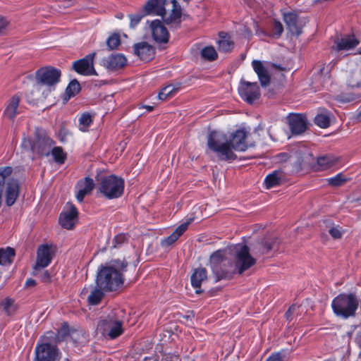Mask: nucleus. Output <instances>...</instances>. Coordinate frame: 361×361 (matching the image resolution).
<instances>
[{
	"mask_svg": "<svg viewBox=\"0 0 361 361\" xmlns=\"http://www.w3.org/2000/svg\"><path fill=\"white\" fill-rule=\"evenodd\" d=\"M166 361H178V357L174 355H169L165 357Z\"/></svg>",
	"mask_w": 361,
	"mask_h": 361,
	"instance_id": "obj_59",
	"label": "nucleus"
},
{
	"mask_svg": "<svg viewBox=\"0 0 361 361\" xmlns=\"http://www.w3.org/2000/svg\"><path fill=\"white\" fill-rule=\"evenodd\" d=\"M191 220L188 221L182 224H180L178 227L176 228V230L173 232L167 238L161 240V245L163 247H169L174 243L188 229L189 224H190Z\"/></svg>",
	"mask_w": 361,
	"mask_h": 361,
	"instance_id": "obj_27",
	"label": "nucleus"
},
{
	"mask_svg": "<svg viewBox=\"0 0 361 361\" xmlns=\"http://www.w3.org/2000/svg\"><path fill=\"white\" fill-rule=\"evenodd\" d=\"M358 307L359 299L354 293H341L331 302L334 313L345 319L355 317Z\"/></svg>",
	"mask_w": 361,
	"mask_h": 361,
	"instance_id": "obj_5",
	"label": "nucleus"
},
{
	"mask_svg": "<svg viewBox=\"0 0 361 361\" xmlns=\"http://www.w3.org/2000/svg\"><path fill=\"white\" fill-rule=\"evenodd\" d=\"M73 4V0H65L63 2H61V4L60 6L63 8H68L71 6Z\"/></svg>",
	"mask_w": 361,
	"mask_h": 361,
	"instance_id": "obj_57",
	"label": "nucleus"
},
{
	"mask_svg": "<svg viewBox=\"0 0 361 361\" xmlns=\"http://www.w3.org/2000/svg\"><path fill=\"white\" fill-rule=\"evenodd\" d=\"M39 278L41 279V281L44 283H49L51 281V275L48 271H43L40 274Z\"/></svg>",
	"mask_w": 361,
	"mask_h": 361,
	"instance_id": "obj_53",
	"label": "nucleus"
},
{
	"mask_svg": "<svg viewBox=\"0 0 361 361\" xmlns=\"http://www.w3.org/2000/svg\"><path fill=\"white\" fill-rule=\"evenodd\" d=\"M334 43L336 46L333 48L336 51H340L354 49L360 44V41L354 35H347L341 38H337Z\"/></svg>",
	"mask_w": 361,
	"mask_h": 361,
	"instance_id": "obj_20",
	"label": "nucleus"
},
{
	"mask_svg": "<svg viewBox=\"0 0 361 361\" xmlns=\"http://www.w3.org/2000/svg\"><path fill=\"white\" fill-rule=\"evenodd\" d=\"M162 90L164 91H165L166 93L168 95H169V97L171 98L178 92V90H179V87H175L174 85H169L164 87Z\"/></svg>",
	"mask_w": 361,
	"mask_h": 361,
	"instance_id": "obj_49",
	"label": "nucleus"
},
{
	"mask_svg": "<svg viewBox=\"0 0 361 361\" xmlns=\"http://www.w3.org/2000/svg\"><path fill=\"white\" fill-rule=\"evenodd\" d=\"M19 195V183L17 180L11 179L6 183V203L8 207L12 206Z\"/></svg>",
	"mask_w": 361,
	"mask_h": 361,
	"instance_id": "obj_23",
	"label": "nucleus"
},
{
	"mask_svg": "<svg viewBox=\"0 0 361 361\" xmlns=\"http://www.w3.org/2000/svg\"><path fill=\"white\" fill-rule=\"evenodd\" d=\"M55 162L59 164H64L66 159V153L61 147H52L51 152Z\"/></svg>",
	"mask_w": 361,
	"mask_h": 361,
	"instance_id": "obj_36",
	"label": "nucleus"
},
{
	"mask_svg": "<svg viewBox=\"0 0 361 361\" xmlns=\"http://www.w3.org/2000/svg\"><path fill=\"white\" fill-rule=\"evenodd\" d=\"M77 186L79 188V190L76 195V198L78 202H82L85 197L94 189V183L92 178L86 177L85 179L79 180Z\"/></svg>",
	"mask_w": 361,
	"mask_h": 361,
	"instance_id": "obj_24",
	"label": "nucleus"
},
{
	"mask_svg": "<svg viewBox=\"0 0 361 361\" xmlns=\"http://www.w3.org/2000/svg\"><path fill=\"white\" fill-rule=\"evenodd\" d=\"M296 154L298 157V164L300 166L309 164L312 159L311 152L307 148H303L298 150L296 152Z\"/></svg>",
	"mask_w": 361,
	"mask_h": 361,
	"instance_id": "obj_34",
	"label": "nucleus"
},
{
	"mask_svg": "<svg viewBox=\"0 0 361 361\" xmlns=\"http://www.w3.org/2000/svg\"><path fill=\"white\" fill-rule=\"evenodd\" d=\"M356 99L357 97L355 94H348L343 93L339 96V102L343 103L353 102Z\"/></svg>",
	"mask_w": 361,
	"mask_h": 361,
	"instance_id": "obj_51",
	"label": "nucleus"
},
{
	"mask_svg": "<svg viewBox=\"0 0 361 361\" xmlns=\"http://www.w3.org/2000/svg\"><path fill=\"white\" fill-rule=\"evenodd\" d=\"M283 178L284 174L281 171H274L266 177L264 184L267 188H271L281 185Z\"/></svg>",
	"mask_w": 361,
	"mask_h": 361,
	"instance_id": "obj_29",
	"label": "nucleus"
},
{
	"mask_svg": "<svg viewBox=\"0 0 361 361\" xmlns=\"http://www.w3.org/2000/svg\"><path fill=\"white\" fill-rule=\"evenodd\" d=\"M145 11H146L145 10ZM147 12H145V14H142V13H135V14H132V15H130L129 17H130V27L131 28H134L139 23L140 21L141 20V19L145 16L147 15Z\"/></svg>",
	"mask_w": 361,
	"mask_h": 361,
	"instance_id": "obj_47",
	"label": "nucleus"
},
{
	"mask_svg": "<svg viewBox=\"0 0 361 361\" xmlns=\"http://www.w3.org/2000/svg\"><path fill=\"white\" fill-rule=\"evenodd\" d=\"M281 241L275 236L269 237L265 238L257 245V250L255 254L257 255H263L267 254L271 250H276L279 248Z\"/></svg>",
	"mask_w": 361,
	"mask_h": 361,
	"instance_id": "obj_19",
	"label": "nucleus"
},
{
	"mask_svg": "<svg viewBox=\"0 0 361 361\" xmlns=\"http://www.w3.org/2000/svg\"><path fill=\"white\" fill-rule=\"evenodd\" d=\"M7 24L6 20L0 16V32H2L6 27Z\"/></svg>",
	"mask_w": 361,
	"mask_h": 361,
	"instance_id": "obj_54",
	"label": "nucleus"
},
{
	"mask_svg": "<svg viewBox=\"0 0 361 361\" xmlns=\"http://www.w3.org/2000/svg\"><path fill=\"white\" fill-rule=\"evenodd\" d=\"M69 334V327L66 323H64L60 330L56 335V340L58 342L62 341Z\"/></svg>",
	"mask_w": 361,
	"mask_h": 361,
	"instance_id": "obj_46",
	"label": "nucleus"
},
{
	"mask_svg": "<svg viewBox=\"0 0 361 361\" xmlns=\"http://www.w3.org/2000/svg\"><path fill=\"white\" fill-rule=\"evenodd\" d=\"M356 120L357 121H361V111L359 112V114L356 116Z\"/></svg>",
	"mask_w": 361,
	"mask_h": 361,
	"instance_id": "obj_62",
	"label": "nucleus"
},
{
	"mask_svg": "<svg viewBox=\"0 0 361 361\" xmlns=\"http://www.w3.org/2000/svg\"><path fill=\"white\" fill-rule=\"evenodd\" d=\"M128 264L125 259H114L109 266L102 267L97 275V286L104 291H115L121 288L124 283L123 273Z\"/></svg>",
	"mask_w": 361,
	"mask_h": 361,
	"instance_id": "obj_2",
	"label": "nucleus"
},
{
	"mask_svg": "<svg viewBox=\"0 0 361 361\" xmlns=\"http://www.w3.org/2000/svg\"><path fill=\"white\" fill-rule=\"evenodd\" d=\"M202 57L207 61H212L217 59V52L213 47H206L201 51Z\"/></svg>",
	"mask_w": 361,
	"mask_h": 361,
	"instance_id": "obj_40",
	"label": "nucleus"
},
{
	"mask_svg": "<svg viewBox=\"0 0 361 361\" xmlns=\"http://www.w3.org/2000/svg\"><path fill=\"white\" fill-rule=\"evenodd\" d=\"M61 72L53 66L40 68L35 73V81L38 85L48 87L49 90L54 89L59 82Z\"/></svg>",
	"mask_w": 361,
	"mask_h": 361,
	"instance_id": "obj_9",
	"label": "nucleus"
},
{
	"mask_svg": "<svg viewBox=\"0 0 361 361\" xmlns=\"http://www.w3.org/2000/svg\"><path fill=\"white\" fill-rule=\"evenodd\" d=\"M144 108H145L148 111H152L154 109V106L149 105L144 106Z\"/></svg>",
	"mask_w": 361,
	"mask_h": 361,
	"instance_id": "obj_61",
	"label": "nucleus"
},
{
	"mask_svg": "<svg viewBox=\"0 0 361 361\" xmlns=\"http://www.w3.org/2000/svg\"><path fill=\"white\" fill-rule=\"evenodd\" d=\"M54 145V140L49 136L47 131L37 128L32 137H24L21 147L24 151H31L38 157H48L51 147Z\"/></svg>",
	"mask_w": 361,
	"mask_h": 361,
	"instance_id": "obj_4",
	"label": "nucleus"
},
{
	"mask_svg": "<svg viewBox=\"0 0 361 361\" xmlns=\"http://www.w3.org/2000/svg\"><path fill=\"white\" fill-rule=\"evenodd\" d=\"M15 250L11 247L0 248V264H11L15 257Z\"/></svg>",
	"mask_w": 361,
	"mask_h": 361,
	"instance_id": "obj_32",
	"label": "nucleus"
},
{
	"mask_svg": "<svg viewBox=\"0 0 361 361\" xmlns=\"http://www.w3.org/2000/svg\"><path fill=\"white\" fill-rule=\"evenodd\" d=\"M220 268L221 269H222V271H231V273L227 274L225 277H220L218 275H215L216 278V281H219V280H221V279H231L233 276V274H237V271L235 269V267L233 265V264L229 261L226 262V267H223V265H220Z\"/></svg>",
	"mask_w": 361,
	"mask_h": 361,
	"instance_id": "obj_44",
	"label": "nucleus"
},
{
	"mask_svg": "<svg viewBox=\"0 0 361 361\" xmlns=\"http://www.w3.org/2000/svg\"><path fill=\"white\" fill-rule=\"evenodd\" d=\"M124 180L114 175L104 176L101 178L99 190L108 199L121 197L123 193Z\"/></svg>",
	"mask_w": 361,
	"mask_h": 361,
	"instance_id": "obj_7",
	"label": "nucleus"
},
{
	"mask_svg": "<svg viewBox=\"0 0 361 361\" xmlns=\"http://www.w3.org/2000/svg\"><path fill=\"white\" fill-rule=\"evenodd\" d=\"M252 66L259 78L261 85L262 87H267L270 84L271 80L267 67L262 61L258 60H253Z\"/></svg>",
	"mask_w": 361,
	"mask_h": 361,
	"instance_id": "obj_22",
	"label": "nucleus"
},
{
	"mask_svg": "<svg viewBox=\"0 0 361 361\" xmlns=\"http://www.w3.org/2000/svg\"><path fill=\"white\" fill-rule=\"evenodd\" d=\"M36 283H36L35 280H34L32 279H28L25 282V287H27V288L34 287L36 285Z\"/></svg>",
	"mask_w": 361,
	"mask_h": 361,
	"instance_id": "obj_56",
	"label": "nucleus"
},
{
	"mask_svg": "<svg viewBox=\"0 0 361 361\" xmlns=\"http://www.w3.org/2000/svg\"><path fill=\"white\" fill-rule=\"evenodd\" d=\"M346 180L347 179L342 173H338L336 176L327 179L328 183L334 187L343 185Z\"/></svg>",
	"mask_w": 361,
	"mask_h": 361,
	"instance_id": "obj_45",
	"label": "nucleus"
},
{
	"mask_svg": "<svg viewBox=\"0 0 361 361\" xmlns=\"http://www.w3.org/2000/svg\"><path fill=\"white\" fill-rule=\"evenodd\" d=\"M226 262H228V260L226 259V251L224 250H219L214 252L209 259V263L213 274L220 277H225L227 274H230L231 271H224L220 268V265L221 264L223 267H226Z\"/></svg>",
	"mask_w": 361,
	"mask_h": 361,
	"instance_id": "obj_13",
	"label": "nucleus"
},
{
	"mask_svg": "<svg viewBox=\"0 0 361 361\" xmlns=\"http://www.w3.org/2000/svg\"><path fill=\"white\" fill-rule=\"evenodd\" d=\"M300 308L299 306L296 305H291L289 309L286 312V317L288 320L292 319V315L298 311V310Z\"/></svg>",
	"mask_w": 361,
	"mask_h": 361,
	"instance_id": "obj_52",
	"label": "nucleus"
},
{
	"mask_svg": "<svg viewBox=\"0 0 361 361\" xmlns=\"http://www.w3.org/2000/svg\"><path fill=\"white\" fill-rule=\"evenodd\" d=\"M80 85L79 82L74 79L68 85L66 89V93L68 94L69 97H73L77 94L80 91Z\"/></svg>",
	"mask_w": 361,
	"mask_h": 361,
	"instance_id": "obj_42",
	"label": "nucleus"
},
{
	"mask_svg": "<svg viewBox=\"0 0 361 361\" xmlns=\"http://www.w3.org/2000/svg\"><path fill=\"white\" fill-rule=\"evenodd\" d=\"M127 63V59L122 54H111L104 57L101 65L109 71H116L123 68Z\"/></svg>",
	"mask_w": 361,
	"mask_h": 361,
	"instance_id": "obj_14",
	"label": "nucleus"
},
{
	"mask_svg": "<svg viewBox=\"0 0 361 361\" xmlns=\"http://www.w3.org/2000/svg\"><path fill=\"white\" fill-rule=\"evenodd\" d=\"M290 130L293 135H300L307 129V121L305 116L298 114L288 116Z\"/></svg>",
	"mask_w": 361,
	"mask_h": 361,
	"instance_id": "obj_16",
	"label": "nucleus"
},
{
	"mask_svg": "<svg viewBox=\"0 0 361 361\" xmlns=\"http://www.w3.org/2000/svg\"><path fill=\"white\" fill-rule=\"evenodd\" d=\"M272 31L274 35L280 37L283 32V25L279 21L275 20L273 23Z\"/></svg>",
	"mask_w": 361,
	"mask_h": 361,
	"instance_id": "obj_48",
	"label": "nucleus"
},
{
	"mask_svg": "<svg viewBox=\"0 0 361 361\" xmlns=\"http://www.w3.org/2000/svg\"><path fill=\"white\" fill-rule=\"evenodd\" d=\"M283 20L288 30L293 34L299 35L302 33V27L298 24V16L294 12H290L283 15Z\"/></svg>",
	"mask_w": 361,
	"mask_h": 361,
	"instance_id": "obj_26",
	"label": "nucleus"
},
{
	"mask_svg": "<svg viewBox=\"0 0 361 361\" xmlns=\"http://www.w3.org/2000/svg\"><path fill=\"white\" fill-rule=\"evenodd\" d=\"M326 230L334 239H341L344 233V230L339 225H336L331 219L324 221Z\"/></svg>",
	"mask_w": 361,
	"mask_h": 361,
	"instance_id": "obj_30",
	"label": "nucleus"
},
{
	"mask_svg": "<svg viewBox=\"0 0 361 361\" xmlns=\"http://www.w3.org/2000/svg\"><path fill=\"white\" fill-rule=\"evenodd\" d=\"M59 358V350L56 345L44 343L37 345L34 361H56Z\"/></svg>",
	"mask_w": 361,
	"mask_h": 361,
	"instance_id": "obj_12",
	"label": "nucleus"
},
{
	"mask_svg": "<svg viewBox=\"0 0 361 361\" xmlns=\"http://www.w3.org/2000/svg\"><path fill=\"white\" fill-rule=\"evenodd\" d=\"M127 240V238L124 234H118L116 235L114 238V247H117L122 245L123 243H125Z\"/></svg>",
	"mask_w": 361,
	"mask_h": 361,
	"instance_id": "obj_50",
	"label": "nucleus"
},
{
	"mask_svg": "<svg viewBox=\"0 0 361 361\" xmlns=\"http://www.w3.org/2000/svg\"><path fill=\"white\" fill-rule=\"evenodd\" d=\"M92 116L90 113L86 112L82 114L79 118V129L83 132L87 131V128L92 123Z\"/></svg>",
	"mask_w": 361,
	"mask_h": 361,
	"instance_id": "obj_38",
	"label": "nucleus"
},
{
	"mask_svg": "<svg viewBox=\"0 0 361 361\" xmlns=\"http://www.w3.org/2000/svg\"><path fill=\"white\" fill-rule=\"evenodd\" d=\"M103 289H100L97 286L92 290L90 295L87 298L89 304L92 305H98L104 297Z\"/></svg>",
	"mask_w": 361,
	"mask_h": 361,
	"instance_id": "obj_35",
	"label": "nucleus"
},
{
	"mask_svg": "<svg viewBox=\"0 0 361 361\" xmlns=\"http://www.w3.org/2000/svg\"><path fill=\"white\" fill-rule=\"evenodd\" d=\"M150 29L152 38L157 43L168 42L169 39V32L159 20H152L150 23Z\"/></svg>",
	"mask_w": 361,
	"mask_h": 361,
	"instance_id": "obj_17",
	"label": "nucleus"
},
{
	"mask_svg": "<svg viewBox=\"0 0 361 361\" xmlns=\"http://www.w3.org/2000/svg\"><path fill=\"white\" fill-rule=\"evenodd\" d=\"M121 44L120 35L118 33H114L106 39V45L110 50L116 49Z\"/></svg>",
	"mask_w": 361,
	"mask_h": 361,
	"instance_id": "obj_43",
	"label": "nucleus"
},
{
	"mask_svg": "<svg viewBox=\"0 0 361 361\" xmlns=\"http://www.w3.org/2000/svg\"><path fill=\"white\" fill-rule=\"evenodd\" d=\"M158 97L159 99L161 100H166L168 99L169 98H171L169 97V95H168L165 91H164L162 89L160 91V92L159 93V95H158Z\"/></svg>",
	"mask_w": 361,
	"mask_h": 361,
	"instance_id": "obj_55",
	"label": "nucleus"
},
{
	"mask_svg": "<svg viewBox=\"0 0 361 361\" xmlns=\"http://www.w3.org/2000/svg\"><path fill=\"white\" fill-rule=\"evenodd\" d=\"M147 13L161 16L170 29H178L181 24V8L176 0H149L143 6Z\"/></svg>",
	"mask_w": 361,
	"mask_h": 361,
	"instance_id": "obj_3",
	"label": "nucleus"
},
{
	"mask_svg": "<svg viewBox=\"0 0 361 361\" xmlns=\"http://www.w3.org/2000/svg\"><path fill=\"white\" fill-rule=\"evenodd\" d=\"M267 361H281L279 354H276L270 356Z\"/></svg>",
	"mask_w": 361,
	"mask_h": 361,
	"instance_id": "obj_58",
	"label": "nucleus"
},
{
	"mask_svg": "<svg viewBox=\"0 0 361 361\" xmlns=\"http://www.w3.org/2000/svg\"><path fill=\"white\" fill-rule=\"evenodd\" d=\"M219 36V50L223 52L231 51L233 49L234 43L231 39L230 36L225 32H220Z\"/></svg>",
	"mask_w": 361,
	"mask_h": 361,
	"instance_id": "obj_31",
	"label": "nucleus"
},
{
	"mask_svg": "<svg viewBox=\"0 0 361 361\" xmlns=\"http://www.w3.org/2000/svg\"><path fill=\"white\" fill-rule=\"evenodd\" d=\"M124 312L121 310H114L107 317L99 322L97 330L104 337L115 339L123 333V317Z\"/></svg>",
	"mask_w": 361,
	"mask_h": 361,
	"instance_id": "obj_6",
	"label": "nucleus"
},
{
	"mask_svg": "<svg viewBox=\"0 0 361 361\" xmlns=\"http://www.w3.org/2000/svg\"><path fill=\"white\" fill-rule=\"evenodd\" d=\"M337 159L332 155H325L317 158V164L320 170L327 169L334 166Z\"/></svg>",
	"mask_w": 361,
	"mask_h": 361,
	"instance_id": "obj_33",
	"label": "nucleus"
},
{
	"mask_svg": "<svg viewBox=\"0 0 361 361\" xmlns=\"http://www.w3.org/2000/svg\"><path fill=\"white\" fill-rule=\"evenodd\" d=\"M207 279V271L205 268L196 269L191 275L190 280L192 286L196 289L195 293L200 294L203 292L201 289V284Z\"/></svg>",
	"mask_w": 361,
	"mask_h": 361,
	"instance_id": "obj_25",
	"label": "nucleus"
},
{
	"mask_svg": "<svg viewBox=\"0 0 361 361\" xmlns=\"http://www.w3.org/2000/svg\"><path fill=\"white\" fill-rule=\"evenodd\" d=\"M123 15L122 13L118 14V16H117V17H118V18H123Z\"/></svg>",
	"mask_w": 361,
	"mask_h": 361,
	"instance_id": "obj_64",
	"label": "nucleus"
},
{
	"mask_svg": "<svg viewBox=\"0 0 361 361\" xmlns=\"http://www.w3.org/2000/svg\"><path fill=\"white\" fill-rule=\"evenodd\" d=\"M247 133L244 128L236 130L229 136L212 131L208 135L207 145L216 154L219 160L231 162L237 159L233 151L245 152L247 149Z\"/></svg>",
	"mask_w": 361,
	"mask_h": 361,
	"instance_id": "obj_1",
	"label": "nucleus"
},
{
	"mask_svg": "<svg viewBox=\"0 0 361 361\" xmlns=\"http://www.w3.org/2000/svg\"><path fill=\"white\" fill-rule=\"evenodd\" d=\"M358 345H361V334L357 338Z\"/></svg>",
	"mask_w": 361,
	"mask_h": 361,
	"instance_id": "obj_63",
	"label": "nucleus"
},
{
	"mask_svg": "<svg viewBox=\"0 0 361 361\" xmlns=\"http://www.w3.org/2000/svg\"><path fill=\"white\" fill-rule=\"evenodd\" d=\"M96 53L86 55L84 58L73 63L72 68L78 73L83 75H97L94 68V59Z\"/></svg>",
	"mask_w": 361,
	"mask_h": 361,
	"instance_id": "obj_10",
	"label": "nucleus"
},
{
	"mask_svg": "<svg viewBox=\"0 0 361 361\" xmlns=\"http://www.w3.org/2000/svg\"><path fill=\"white\" fill-rule=\"evenodd\" d=\"M13 172L12 167L6 166L0 168V200H1L3 188L6 178L8 177Z\"/></svg>",
	"mask_w": 361,
	"mask_h": 361,
	"instance_id": "obj_41",
	"label": "nucleus"
},
{
	"mask_svg": "<svg viewBox=\"0 0 361 361\" xmlns=\"http://www.w3.org/2000/svg\"><path fill=\"white\" fill-rule=\"evenodd\" d=\"M0 309L3 310L7 315L13 314L16 310L14 300L6 298L0 302Z\"/></svg>",
	"mask_w": 361,
	"mask_h": 361,
	"instance_id": "obj_37",
	"label": "nucleus"
},
{
	"mask_svg": "<svg viewBox=\"0 0 361 361\" xmlns=\"http://www.w3.org/2000/svg\"><path fill=\"white\" fill-rule=\"evenodd\" d=\"M238 92L242 99L248 104H252L260 96V91L257 82H250L244 80L240 81Z\"/></svg>",
	"mask_w": 361,
	"mask_h": 361,
	"instance_id": "obj_11",
	"label": "nucleus"
},
{
	"mask_svg": "<svg viewBox=\"0 0 361 361\" xmlns=\"http://www.w3.org/2000/svg\"><path fill=\"white\" fill-rule=\"evenodd\" d=\"M54 257V252L51 250V246L46 244L41 245L37 252V261L35 266V271L39 269H43L49 266Z\"/></svg>",
	"mask_w": 361,
	"mask_h": 361,
	"instance_id": "obj_15",
	"label": "nucleus"
},
{
	"mask_svg": "<svg viewBox=\"0 0 361 361\" xmlns=\"http://www.w3.org/2000/svg\"><path fill=\"white\" fill-rule=\"evenodd\" d=\"M269 64L270 66H271L272 67H274V68H275L278 69V70H280V71L283 70V68L281 66H279V65H276V64H275V63H269Z\"/></svg>",
	"mask_w": 361,
	"mask_h": 361,
	"instance_id": "obj_60",
	"label": "nucleus"
},
{
	"mask_svg": "<svg viewBox=\"0 0 361 361\" xmlns=\"http://www.w3.org/2000/svg\"><path fill=\"white\" fill-rule=\"evenodd\" d=\"M77 217L78 210L76 207L73 204H70L69 210L61 214L59 223L63 228L72 229L75 225Z\"/></svg>",
	"mask_w": 361,
	"mask_h": 361,
	"instance_id": "obj_21",
	"label": "nucleus"
},
{
	"mask_svg": "<svg viewBox=\"0 0 361 361\" xmlns=\"http://www.w3.org/2000/svg\"><path fill=\"white\" fill-rule=\"evenodd\" d=\"M19 97L17 95L13 96L8 102V104L4 110V116L8 119L13 121L16 115L19 114Z\"/></svg>",
	"mask_w": 361,
	"mask_h": 361,
	"instance_id": "obj_28",
	"label": "nucleus"
},
{
	"mask_svg": "<svg viewBox=\"0 0 361 361\" xmlns=\"http://www.w3.org/2000/svg\"><path fill=\"white\" fill-rule=\"evenodd\" d=\"M134 54L140 58V60L149 61L153 59L155 50L154 47L147 42H141L135 44L133 46Z\"/></svg>",
	"mask_w": 361,
	"mask_h": 361,
	"instance_id": "obj_18",
	"label": "nucleus"
},
{
	"mask_svg": "<svg viewBox=\"0 0 361 361\" xmlns=\"http://www.w3.org/2000/svg\"><path fill=\"white\" fill-rule=\"evenodd\" d=\"M233 265L238 274H243L256 264V259L250 253V248L246 245H236Z\"/></svg>",
	"mask_w": 361,
	"mask_h": 361,
	"instance_id": "obj_8",
	"label": "nucleus"
},
{
	"mask_svg": "<svg viewBox=\"0 0 361 361\" xmlns=\"http://www.w3.org/2000/svg\"><path fill=\"white\" fill-rule=\"evenodd\" d=\"M314 123L322 128H326L330 126V117L328 113H321L314 118Z\"/></svg>",
	"mask_w": 361,
	"mask_h": 361,
	"instance_id": "obj_39",
	"label": "nucleus"
}]
</instances>
